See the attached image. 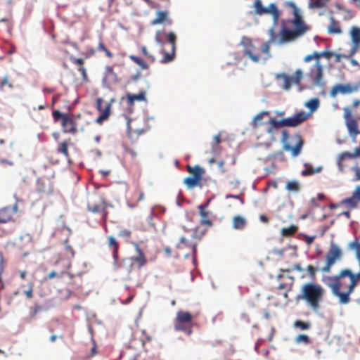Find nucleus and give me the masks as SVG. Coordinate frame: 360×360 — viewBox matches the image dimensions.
Listing matches in <instances>:
<instances>
[{
    "label": "nucleus",
    "instance_id": "obj_54",
    "mask_svg": "<svg viewBox=\"0 0 360 360\" xmlns=\"http://www.w3.org/2000/svg\"><path fill=\"white\" fill-rule=\"evenodd\" d=\"M124 151L126 153L130 155L132 158L134 159L136 158V155H137L136 152L134 151L133 149L130 148L129 147H125Z\"/></svg>",
    "mask_w": 360,
    "mask_h": 360
},
{
    "label": "nucleus",
    "instance_id": "obj_63",
    "mask_svg": "<svg viewBox=\"0 0 360 360\" xmlns=\"http://www.w3.org/2000/svg\"><path fill=\"white\" fill-rule=\"evenodd\" d=\"M282 136H283V141L285 142L287 141V139H288L289 137V135H288V133L287 131L284 130L282 132Z\"/></svg>",
    "mask_w": 360,
    "mask_h": 360
},
{
    "label": "nucleus",
    "instance_id": "obj_15",
    "mask_svg": "<svg viewBox=\"0 0 360 360\" xmlns=\"http://www.w3.org/2000/svg\"><path fill=\"white\" fill-rule=\"evenodd\" d=\"M359 91V85L358 84H352L349 83L347 84H338L334 85L329 93V95L332 98H335L337 96L338 94H351Z\"/></svg>",
    "mask_w": 360,
    "mask_h": 360
},
{
    "label": "nucleus",
    "instance_id": "obj_3",
    "mask_svg": "<svg viewBox=\"0 0 360 360\" xmlns=\"http://www.w3.org/2000/svg\"><path fill=\"white\" fill-rule=\"evenodd\" d=\"M325 294L326 290L321 285L308 282L301 286L300 294L297 295L296 299L304 300L313 311L318 312Z\"/></svg>",
    "mask_w": 360,
    "mask_h": 360
},
{
    "label": "nucleus",
    "instance_id": "obj_57",
    "mask_svg": "<svg viewBox=\"0 0 360 360\" xmlns=\"http://www.w3.org/2000/svg\"><path fill=\"white\" fill-rule=\"evenodd\" d=\"M292 270H296L299 272H302L304 271V269L301 266L300 264H295L293 265Z\"/></svg>",
    "mask_w": 360,
    "mask_h": 360
},
{
    "label": "nucleus",
    "instance_id": "obj_2",
    "mask_svg": "<svg viewBox=\"0 0 360 360\" xmlns=\"http://www.w3.org/2000/svg\"><path fill=\"white\" fill-rule=\"evenodd\" d=\"M270 39L268 41L261 43L259 41H253L249 38L244 37L241 44L243 46V55L254 63L265 62L271 57L270 44L276 41V35L274 28L269 31Z\"/></svg>",
    "mask_w": 360,
    "mask_h": 360
},
{
    "label": "nucleus",
    "instance_id": "obj_34",
    "mask_svg": "<svg viewBox=\"0 0 360 360\" xmlns=\"http://www.w3.org/2000/svg\"><path fill=\"white\" fill-rule=\"evenodd\" d=\"M188 171L189 173L193 174V176L197 178L199 180H201L202 176L205 172L204 169L198 165L195 166L194 167L188 166Z\"/></svg>",
    "mask_w": 360,
    "mask_h": 360
},
{
    "label": "nucleus",
    "instance_id": "obj_11",
    "mask_svg": "<svg viewBox=\"0 0 360 360\" xmlns=\"http://www.w3.org/2000/svg\"><path fill=\"white\" fill-rule=\"evenodd\" d=\"M253 8L255 9L254 13L256 15H271L273 17L274 22L275 23L277 22L281 15L280 11L278 9L276 5L274 3L270 4L269 6L266 8L262 5L261 0H255V2L253 4Z\"/></svg>",
    "mask_w": 360,
    "mask_h": 360
},
{
    "label": "nucleus",
    "instance_id": "obj_37",
    "mask_svg": "<svg viewBox=\"0 0 360 360\" xmlns=\"http://www.w3.org/2000/svg\"><path fill=\"white\" fill-rule=\"evenodd\" d=\"M129 58L134 62L136 64H137L141 69L147 70L148 69V65L146 61H144L142 58L136 56L134 55H130Z\"/></svg>",
    "mask_w": 360,
    "mask_h": 360
},
{
    "label": "nucleus",
    "instance_id": "obj_10",
    "mask_svg": "<svg viewBox=\"0 0 360 360\" xmlns=\"http://www.w3.org/2000/svg\"><path fill=\"white\" fill-rule=\"evenodd\" d=\"M342 257V251L335 243H331L326 256V264L321 269L323 273H329L335 263Z\"/></svg>",
    "mask_w": 360,
    "mask_h": 360
},
{
    "label": "nucleus",
    "instance_id": "obj_5",
    "mask_svg": "<svg viewBox=\"0 0 360 360\" xmlns=\"http://www.w3.org/2000/svg\"><path fill=\"white\" fill-rule=\"evenodd\" d=\"M54 122L60 121L62 131L65 134H75L78 131V121L82 118L80 114L63 113L54 110L52 113Z\"/></svg>",
    "mask_w": 360,
    "mask_h": 360
},
{
    "label": "nucleus",
    "instance_id": "obj_32",
    "mask_svg": "<svg viewBox=\"0 0 360 360\" xmlns=\"http://www.w3.org/2000/svg\"><path fill=\"white\" fill-rule=\"evenodd\" d=\"M246 219L240 215L235 216L233 219V227L235 229H243L246 226Z\"/></svg>",
    "mask_w": 360,
    "mask_h": 360
},
{
    "label": "nucleus",
    "instance_id": "obj_62",
    "mask_svg": "<svg viewBox=\"0 0 360 360\" xmlns=\"http://www.w3.org/2000/svg\"><path fill=\"white\" fill-rule=\"evenodd\" d=\"M218 167L221 169L222 173H224L226 172L225 169L224 168V162L223 161L218 162Z\"/></svg>",
    "mask_w": 360,
    "mask_h": 360
},
{
    "label": "nucleus",
    "instance_id": "obj_51",
    "mask_svg": "<svg viewBox=\"0 0 360 360\" xmlns=\"http://www.w3.org/2000/svg\"><path fill=\"white\" fill-rule=\"evenodd\" d=\"M8 86L9 88H13V84L8 81V77L5 76L2 81L0 82V89H2L4 86Z\"/></svg>",
    "mask_w": 360,
    "mask_h": 360
},
{
    "label": "nucleus",
    "instance_id": "obj_27",
    "mask_svg": "<svg viewBox=\"0 0 360 360\" xmlns=\"http://www.w3.org/2000/svg\"><path fill=\"white\" fill-rule=\"evenodd\" d=\"M165 22H167L169 24H171V20L168 19V12L163 11H158L157 12V17L153 19L150 24L152 25H155L158 24H162Z\"/></svg>",
    "mask_w": 360,
    "mask_h": 360
},
{
    "label": "nucleus",
    "instance_id": "obj_64",
    "mask_svg": "<svg viewBox=\"0 0 360 360\" xmlns=\"http://www.w3.org/2000/svg\"><path fill=\"white\" fill-rule=\"evenodd\" d=\"M358 262H359V271L358 273L354 274L355 276H353V277L354 278L355 277L360 282V260Z\"/></svg>",
    "mask_w": 360,
    "mask_h": 360
},
{
    "label": "nucleus",
    "instance_id": "obj_52",
    "mask_svg": "<svg viewBox=\"0 0 360 360\" xmlns=\"http://www.w3.org/2000/svg\"><path fill=\"white\" fill-rule=\"evenodd\" d=\"M352 170L354 172V181H359L360 180V167L355 166L352 168Z\"/></svg>",
    "mask_w": 360,
    "mask_h": 360
},
{
    "label": "nucleus",
    "instance_id": "obj_14",
    "mask_svg": "<svg viewBox=\"0 0 360 360\" xmlns=\"http://www.w3.org/2000/svg\"><path fill=\"white\" fill-rule=\"evenodd\" d=\"M302 76V71L298 69L295 71L293 77H290L285 73H280L276 75V78L277 79H281L283 81V88L285 90H288L290 89L292 84H299Z\"/></svg>",
    "mask_w": 360,
    "mask_h": 360
},
{
    "label": "nucleus",
    "instance_id": "obj_13",
    "mask_svg": "<svg viewBox=\"0 0 360 360\" xmlns=\"http://www.w3.org/2000/svg\"><path fill=\"white\" fill-rule=\"evenodd\" d=\"M115 100L113 98L109 102H105L102 98H97L96 108L101 112L100 115L96 120L97 123L102 124L104 120L108 119L110 115L112 103Z\"/></svg>",
    "mask_w": 360,
    "mask_h": 360
},
{
    "label": "nucleus",
    "instance_id": "obj_19",
    "mask_svg": "<svg viewBox=\"0 0 360 360\" xmlns=\"http://www.w3.org/2000/svg\"><path fill=\"white\" fill-rule=\"evenodd\" d=\"M360 202V186L356 187L352 195L349 198L343 199L340 203L345 205L350 209L356 208L359 202Z\"/></svg>",
    "mask_w": 360,
    "mask_h": 360
},
{
    "label": "nucleus",
    "instance_id": "obj_50",
    "mask_svg": "<svg viewBox=\"0 0 360 360\" xmlns=\"http://www.w3.org/2000/svg\"><path fill=\"white\" fill-rule=\"evenodd\" d=\"M141 52H142V53H143L146 57H147V58L149 59V60H150L151 63L155 62V58L153 56L150 55V54L148 53V50H147V49H146V46H142V47H141Z\"/></svg>",
    "mask_w": 360,
    "mask_h": 360
},
{
    "label": "nucleus",
    "instance_id": "obj_46",
    "mask_svg": "<svg viewBox=\"0 0 360 360\" xmlns=\"http://www.w3.org/2000/svg\"><path fill=\"white\" fill-rule=\"evenodd\" d=\"M66 272L64 271L56 272L55 271H51L46 276V279H53L54 278H61L65 275Z\"/></svg>",
    "mask_w": 360,
    "mask_h": 360
},
{
    "label": "nucleus",
    "instance_id": "obj_41",
    "mask_svg": "<svg viewBox=\"0 0 360 360\" xmlns=\"http://www.w3.org/2000/svg\"><path fill=\"white\" fill-rule=\"evenodd\" d=\"M297 231V227L295 225H291L289 227H284L281 230V233L284 236H290L295 234Z\"/></svg>",
    "mask_w": 360,
    "mask_h": 360
},
{
    "label": "nucleus",
    "instance_id": "obj_9",
    "mask_svg": "<svg viewBox=\"0 0 360 360\" xmlns=\"http://www.w3.org/2000/svg\"><path fill=\"white\" fill-rule=\"evenodd\" d=\"M110 205L106 200L100 198L98 200L89 201L87 203V210L93 214H98L101 216V222L106 229V221L108 216V207Z\"/></svg>",
    "mask_w": 360,
    "mask_h": 360
},
{
    "label": "nucleus",
    "instance_id": "obj_22",
    "mask_svg": "<svg viewBox=\"0 0 360 360\" xmlns=\"http://www.w3.org/2000/svg\"><path fill=\"white\" fill-rule=\"evenodd\" d=\"M17 211V205L15 204L13 207H5L0 209V223H6L9 221Z\"/></svg>",
    "mask_w": 360,
    "mask_h": 360
},
{
    "label": "nucleus",
    "instance_id": "obj_40",
    "mask_svg": "<svg viewBox=\"0 0 360 360\" xmlns=\"http://www.w3.org/2000/svg\"><path fill=\"white\" fill-rule=\"evenodd\" d=\"M352 39L354 44L357 46L360 43V29L353 27L351 31Z\"/></svg>",
    "mask_w": 360,
    "mask_h": 360
},
{
    "label": "nucleus",
    "instance_id": "obj_48",
    "mask_svg": "<svg viewBox=\"0 0 360 360\" xmlns=\"http://www.w3.org/2000/svg\"><path fill=\"white\" fill-rule=\"evenodd\" d=\"M98 50L104 51L106 56H108V58H112L113 56L112 53L105 47L103 41L99 42Z\"/></svg>",
    "mask_w": 360,
    "mask_h": 360
},
{
    "label": "nucleus",
    "instance_id": "obj_58",
    "mask_svg": "<svg viewBox=\"0 0 360 360\" xmlns=\"http://www.w3.org/2000/svg\"><path fill=\"white\" fill-rule=\"evenodd\" d=\"M259 219H260L261 221H262L263 223H265V224H267L269 221V219L268 218V217H266L264 214L260 215Z\"/></svg>",
    "mask_w": 360,
    "mask_h": 360
},
{
    "label": "nucleus",
    "instance_id": "obj_59",
    "mask_svg": "<svg viewBox=\"0 0 360 360\" xmlns=\"http://www.w3.org/2000/svg\"><path fill=\"white\" fill-rule=\"evenodd\" d=\"M352 153L354 155V158H355L356 157H359L360 158V147L356 148L354 149V152Z\"/></svg>",
    "mask_w": 360,
    "mask_h": 360
},
{
    "label": "nucleus",
    "instance_id": "obj_61",
    "mask_svg": "<svg viewBox=\"0 0 360 360\" xmlns=\"http://www.w3.org/2000/svg\"><path fill=\"white\" fill-rule=\"evenodd\" d=\"M163 250L167 257H170L172 255V250L169 247H165Z\"/></svg>",
    "mask_w": 360,
    "mask_h": 360
},
{
    "label": "nucleus",
    "instance_id": "obj_4",
    "mask_svg": "<svg viewBox=\"0 0 360 360\" xmlns=\"http://www.w3.org/2000/svg\"><path fill=\"white\" fill-rule=\"evenodd\" d=\"M360 105V99L354 100L352 105L343 108V117L345 120V125L349 135L355 141L357 135L360 134L358 121L360 120V110L355 112L353 115V110H356Z\"/></svg>",
    "mask_w": 360,
    "mask_h": 360
},
{
    "label": "nucleus",
    "instance_id": "obj_31",
    "mask_svg": "<svg viewBox=\"0 0 360 360\" xmlns=\"http://www.w3.org/2000/svg\"><path fill=\"white\" fill-rule=\"evenodd\" d=\"M269 115V111H262L258 113L252 120L251 122V126L253 129H257L259 126L262 125V119L264 116Z\"/></svg>",
    "mask_w": 360,
    "mask_h": 360
},
{
    "label": "nucleus",
    "instance_id": "obj_36",
    "mask_svg": "<svg viewBox=\"0 0 360 360\" xmlns=\"http://www.w3.org/2000/svg\"><path fill=\"white\" fill-rule=\"evenodd\" d=\"M353 159L354 158V155H352V153H349V152H347V151H345L343 153H342L341 154H340L338 155V167H339V169L342 172L343 171V166L342 165V162L345 160V159Z\"/></svg>",
    "mask_w": 360,
    "mask_h": 360
},
{
    "label": "nucleus",
    "instance_id": "obj_16",
    "mask_svg": "<svg viewBox=\"0 0 360 360\" xmlns=\"http://www.w3.org/2000/svg\"><path fill=\"white\" fill-rule=\"evenodd\" d=\"M36 191L41 197L51 195L53 191L51 180L47 177L38 178L36 181Z\"/></svg>",
    "mask_w": 360,
    "mask_h": 360
},
{
    "label": "nucleus",
    "instance_id": "obj_18",
    "mask_svg": "<svg viewBox=\"0 0 360 360\" xmlns=\"http://www.w3.org/2000/svg\"><path fill=\"white\" fill-rule=\"evenodd\" d=\"M132 245L137 255L130 257V258L133 262V265H136L138 269H141L147 264V259L143 251L141 249L137 243L133 242Z\"/></svg>",
    "mask_w": 360,
    "mask_h": 360
},
{
    "label": "nucleus",
    "instance_id": "obj_55",
    "mask_svg": "<svg viewBox=\"0 0 360 360\" xmlns=\"http://www.w3.org/2000/svg\"><path fill=\"white\" fill-rule=\"evenodd\" d=\"M65 250L71 257H73L75 256V250L70 245L66 244Z\"/></svg>",
    "mask_w": 360,
    "mask_h": 360
},
{
    "label": "nucleus",
    "instance_id": "obj_30",
    "mask_svg": "<svg viewBox=\"0 0 360 360\" xmlns=\"http://www.w3.org/2000/svg\"><path fill=\"white\" fill-rule=\"evenodd\" d=\"M330 25L328 27V32L330 34H340L342 32L339 22H338L333 16L330 18Z\"/></svg>",
    "mask_w": 360,
    "mask_h": 360
},
{
    "label": "nucleus",
    "instance_id": "obj_23",
    "mask_svg": "<svg viewBox=\"0 0 360 360\" xmlns=\"http://www.w3.org/2000/svg\"><path fill=\"white\" fill-rule=\"evenodd\" d=\"M113 264L116 268L123 269L128 273H130L133 270V262L130 257L124 258L122 260H119L117 257V262L113 260Z\"/></svg>",
    "mask_w": 360,
    "mask_h": 360
},
{
    "label": "nucleus",
    "instance_id": "obj_44",
    "mask_svg": "<svg viewBox=\"0 0 360 360\" xmlns=\"http://www.w3.org/2000/svg\"><path fill=\"white\" fill-rule=\"evenodd\" d=\"M321 170V167L314 168L312 167H307L304 170L302 171V176H309L313 175L316 173L319 172Z\"/></svg>",
    "mask_w": 360,
    "mask_h": 360
},
{
    "label": "nucleus",
    "instance_id": "obj_56",
    "mask_svg": "<svg viewBox=\"0 0 360 360\" xmlns=\"http://www.w3.org/2000/svg\"><path fill=\"white\" fill-rule=\"evenodd\" d=\"M226 198H236V199H239L241 202L242 204L244 203V200L242 198H240V195H232V194H228L226 195Z\"/></svg>",
    "mask_w": 360,
    "mask_h": 360
},
{
    "label": "nucleus",
    "instance_id": "obj_1",
    "mask_svg": "<svg viewBox=\"0 0 360 360\" xmlns=\"http://www.w3.org/2000/svg\"><path fill=\"white\" fill-rule=\"evenodd\" d=\"M353 276L355 275L351 269H343L337 275L328 277L330 282L326 284L331 289L333 295L338 298L340 304H346L350 302V295L359 283Z\"/></svg>",
    "mask_w": 360,
    "mask_h": 360
},
{
    "label": "nucleus",
    "instance_id": "obj_42",
    "mask_svg": "<svg viewBox=\"0 0 360 360\" xmlns=\"http://www.w3.org/2000/svg\"><path fill=\"white\" fill-rule=\"evenodd\" d=\"M320 269L318 267H315L311 264L308 265L307 267V271L309 274V277L311 281H314L316 278V273Z\"/></svg>",
    "mask_w": 360,
    "mask_h": 360
},
{
    "label": "nucleus",
    "instance_id": "obj_33",
    "mask_svg": "<svg viewBox=\"0 0 360 360\" xmlns=\"http://www.w3.org/2000/svg\"><path fill=\"white\" fill-rule=\"evenodd\" d=\"M176 248L178 249H184V248H191V249L193 250V254H195V252H196V245H191L189 243V240H188L184 236L181 237L179 242L176 245Z\"/></svg>",
    "mask_w": 360,
    "mask_h": 360
},
{
    "label": "nucleus",
    "instance_id": "obj_21",
    "mask_svg": "<svg viewBox=\"0 0 360 360\" xmlns=\"http://www.w3.org/2000/svg\"><path fill=\"white\" fill-rule=\"evenodd\" d=\"M208 203L209 201L198 206L199 214L201 217L200 222L201 225L211 227L213 225V223L209 218V212L206 210Z\"/></svg>",
    "mask_w": 360,
    "mask_h": 360
},
{
    "label": "nucleus",
    "instance_id": "obj_7",
    "mask_svg": "<svg viewBox=\"0 0 360 360\" xmlns=\"http://www.w3.org/2000/svg\"><path fill=\"white\" fill-rule=\"evenodd\" d=\"M160 35L161 32L158 31L155 37L156 42L162 46L161 52L163 54V57L160 62L162 63H168L174 60L175 58L176 37V34L172 32L167 34V39L168 43L170 44L171 49L169 51H166L163 48L165 46V42L161 39Z\"/></svg>",
    "mask_w": 360,
    "mask_h": 360
},
{
    "label": "nucleus",
    "instance_id": "obj_53",
    "mask_svg": "<svg viewBox=\"0 0 360 360\" xmlns=\"http://www.w3.org/2000/svg\"><path fill=\"white\" fill-rule=\"evenodd\" d=\"M131 232L129 230H122L119 232V236L125 238H128L131 236Z\"/></svg>",
    "mask_w": 360,
    "mask_h": 360
},
{
    "label": "nucleus",
    "instance_id": "obj_47",
    "mask_svg": "<svg viewBox=\"0 0 360 360\" xmlns=\"http://www.w3.org/2000/svg\"><path fill=\"white\" fill-rule=\"evenodd\" d=\"M33 289L34 283L32 282L29 283L27 289L23 291V293L27 299H31L33 297Z\"/></svg>",
    "mask_w": 360,
    "mask_h": 360
},
{
    "label": "nucleus",
    "instance_id": "obj_38",
    "mask_svg": "<svg viewBox=\"0 0 360 360\" xmlns=\"http://www.w3.org/2000/svg\"><path fill=\"white\" fill-rule=\"evenodd\" d=\"M200 181V180L195 178L194 176H188L184 180V184L190 188L197 186Z\"/></svg>",
    "mask_w": 360,
    "mask_h": 360
},
{
    "label": "nucleus",
    "instance_id": "obj_20",
    "mask_svg": "<svg viewBox=\"0 0 360 360\" xmlns=\"http://www.w3.org/2000/svg\"><path fill=\"white\" fill-rule=\"evenodd\" d=\"M294 139H295V146H292L289 143H285L283 148L286 151H290L292 156H297L302 150L303 146V140L300 135H296Z\"/></svg>",
    "mask_w": 360,
    "mask_h": 360
},
{
    "label": "nucleus",
    "instance_id": "obj_39",
    "mask_svg": "<svg viewBox=\"0 0 360 360\" xmlns=\"http://www.w3.org/2000/svg\"><path fill=\"white\" fill-rule=\"evenodd\" d=\"M330 0H316L310 2L309 7L310 8H321L327 6Z\"/></svg>",
    "mask_w": 360,
    "mask_h": 360
},
{
    "label": "nucleus",
    "instance_id": "obj_17",
    "mask_svg": "<svg viewBox=\"0 0 360 360\" xmlns=\"http://www.w3.org/2000/svg\"><path fill=\"white\" fill-rule=\"evenodd\" d=\"M299 36L295 30H290L285 26H283L280 32L279 38L276 37V41L275 43L282 44L286 42H290L295 40Z\"/></svg>",
    "mask_w": 360,
    "mask_h": 360
},
{
    "label": "nucleus",
    "instance_id": "obj_12",
    "mask_svg": "<svg viewBox=\"0 0 360 360\" xmlns=\"http://www.w3.org/2000/svg\"><path fill=\"white\" fill-rule=\"evenodd\" d=\"M286 4L288 6L292 8L294 19L291 22L295 27L294 30L299 34V36H302L306 32L308 28L304 22V20L300 13V10L295 3L292 1H288Z\"/></svg>",
    "mask_w": 360,
    "mask_h": 360
},
{
    "label": "nucleus",
    "instance_id": "obj_35",
    "mask_svg": "<svg viewBox=\"0 0 360 360\" xmlns=\"http://www.w3.org/2000/svg\"><path fill=\"white\" fill-rule=\"evenodd\" d=\"M305 106L310 110V112L308 113L310 116L311 114L316 111L319 108V99L317 98H311L305 103Z\"/></svg>",
    "mask_w": 360,
    "mask_h": 360
},
{
    "label": "nucleus",
    "instance_id": "obj_43",
    "mask_svg": "<svg viewBox=\"0 0 360 360\" xmlns=\"http://www.w3.org/2000/svg\"><path fill=\"white\" fill-rule=\"evenodd\" d=\"M349 248L354 249L356 252V257L358 261L360 260V243L357 239L350 243Z\"/></svg>",
    "mask_w": 360,
    "mask_h": 360
},
{
    "label": "nucleus",
    "instance_id": "obj_8",
    "mask_svg": "<svg viewBox=\"0 0 360 360\" xmlns=\"http://www.w3.org/2000/svg\"><path fill=\"white\" fill-rule=\"evenodd\" d=\"M314 59L316 62L311 68L308 75L313 80L314 84L321 86L323 84V68L321 62L318 60V52L314 51L313 53L306 56L304 58V61L309 63Z\"/></svg>",
    "mask_w": 360,
    "mask_h": 360
},
{
    "label": "nucleus",
    "instance_id": "obj_26",
    "mask_svg": "<svg viewBox=\"0 0 360 360\" xmlns=\"http://www.w3.org/2000/svg\"><path fill=\"white\" fill-rule=\"evenodd\" d=\"M108 246L112 250L113 260L117 262L119 244L116 239L113 236H109L108 238Z\"/></svg>",
    "mask_w": 360,
    "mask_h": 360
},
{
    "label": "nucleus",
    "instance_id": "obj_24",
    "mask_svg": "<svg viewBox=\"0 0 360 360\" xmlns=\"http://www.w3.org/2000/svg\"><path fill=\"white\" fill-rule=\"evenodd\" d=\"M70 59L72 63H74L75 65H76L78 67L77 70L79 72H80L83 80L86 81L88 79V77H87V73H86V69L84 66V60L82 58H77L72 56H70Z\"/></svg>",
    "mask_w": 360,
    "mask_h": 360
},
{
    "label": "nucleus",
    "instance_id": "obj_25",
    "mask_svg": "<svg viewBox=\"0 0 360 360\" xmlns=\"http://www.w3.org/2000/svg\"><path fill=\"white\" fill-rule=\"evenodd\" d=\"M103 80L110 83H116L118 82V77L117 74L115 72L113 67L107 65L105 68Z\"/></svg>",
    "mask_w": 360,
    "mask_h": 360
},
{
    "label": "nucleus",
    "instance_id": "obj_45",
    "mask_svg": "<svg viewBox=\"0 0 360 360\" xmlns=\"http://www.w3.org/2000/svg\"><path fill=\"white\" fill-rule=\"evenodd\" d=\"M285 188L288 191L297 192L300 190V184L295 181H288L286 184Z\"/></svg>",
    "mask_w": 360,
    "mask_h": 360
},
{
    "label": "nucleus",
    "instance_id": "obj_6",
    "mask_svg": "<svg viewBox=\"0 0 360 360\" xmlns=\"http://www.w3.org/2000/svg\"><path fill=\"white\" fill-rule=\"evenodd\" d=\"M309 117V115L304 111H300L295 114L292 117L284 118L281 120H276L271 118L268 122L269 127L266 131L269 134H274V131L282 127H295L303 123Z\"/></svg>",
    "mask_w": 360,
    "mask_h": 360
},
{
    "label": "nucleus",
    "instance_id": "obj_49",
    "mask_svg": "<svg viewBox=\"0 0 360 360\" xmlns=\"http://www.w3.org/2000/svg\"><path fill=\"white\" fill-rule=\"evenodd\" d=\"M333 56V53L328 51H324L322 52H318V60L320 61L321 58H326V59H330Z\"/></svg>",
    "mask_w": 360,
    "mask_h": 360
},
{
    "label": "nucleus",
    "instance_id": "obj_28",
    "mask_svg": "<svg viewBox=\"0 0 360 360\" xmlns=\"http://www.w3.org/2000/svg\"><path fill=\"white\" fill-rule=\"evenodd\" d=\"M70 139L65 140L58 144L56 151L58 154H62L67 159L70 158V153L68 151V146L70 143Z\"/></svg>",
    "mask_w": 360,
    "mask_h": 360
},
{
    "label": "nucleus",
    "instance_id": "obj_60",
    "mask_svg": "<svg viewBox=\"0 0 360 360\" xmlns=\"http://www.w3.org/2000/svg\"><path fill=\"white\" fill-rule=\"evenodd\" d=\"M141 74L140 72H137L136 75L131 77V80L133 81H137L141 78Z\"/></svg>",
    "mask_w": 360,
    "mask_h": 360
},
{
    "label": "nucleus",
    "instance_id": "obj_29",
    "mask_svg": "<svg viewBox=\"0 0 360 360\" xmlns=\"http://www.w3.org/2000/svg\"><path fill=\"white\" fill-rule=\"evenodd\" d=\"M146 100V94L144 91L140 92L139 94H127V102L128 105H133L135 101H143Z\"/></svg>",
    "mask_w": 360,
    "mask_h": 360
}]
</instances>
